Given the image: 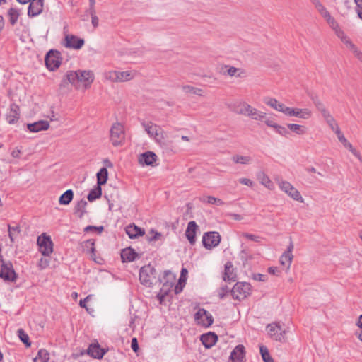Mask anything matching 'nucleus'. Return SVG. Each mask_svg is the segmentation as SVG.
<instances>
[{
    "label": "nucleus",
    "instance_id": "1",
    "mask_svg": "<svg viewBox=\"0 0 362 362\" xmlns=\"http://www.w3.org/2000/svg\"><path fill=\"white\" fill-rule=\"evenodd\" d=\"M94 78V74L90 70L68 71L61 81L59 89L66 88L69 83L77 89L81 86L86 89L90 88Z\"/></svg>",
    "mask_w": 362,
    "mask_h": 362
},
{
    "label": "nucleus",
    "instance_id": "2",
    "mask_svg": "<svg viewBox=\"0 0 362 362\" xmlns=\"http://www.w3.org/2000/svg\"><path fill=\"white\" fill-rule=\"evenodd\" d=\"M139 280L144 286L151 287L158 281L156 269L151 264L142 267L139 271Z\"/></svg>",
    "mask_w": 362,
    "mask_h": 362
},
{
    "label": "nucleus",
    "instance_id": "3",
    "mask_svg": "<svg viewBox=\"0 0 362 362\" xmlns=\"http://www.w3.org/2000/svg\"><path fill=\"white\" fill-rule=\"evenodd\" d=\"M141 126L151 138H153L157 143L162 144L165 139V133L162 128L151 122H141Z\"/></svg>",
    "mask_w": 362,
    "mask_h": 362
},
{
    "label": "nucleus",
    "instance_id": "4",
    "mask_svg": "<svg viewBox=\"0 0 362 362\" xmlns=\"http://www.w3.org/2000/svg\"><path fill=\"white\" fill-rule=\"evenodd\" d=\"M175 280V276L169 270L164 272L162 279H158V281L163 284L160 293L158 295L160 300H162L163 298H164L165 296L168 294V292L170 291L174 284Z\"/></svg>",
    "mask_w": 362,
    "mask_h": 362
},
{
    "label": "nucleus",
    "instance_id": "5",
    "mask_svg": "<svg viewBox=\"0 0 362 362\" xmlns=\"http://www.w3.org/2000/svg\"><path fill=\"white\" fill-rule=\"evenodd\" d=\"M125 138L124 129L119 122L112 124L110 131V139L114 146H117L123 144Z\"/></svg>",
    "mask_w": 362,
    "mask_h": 362
},
{
    "label": "nucleus",
    "instance_id": "6",
    "mask_svg": "<svg viewBox=\"0 0 362 362\" xmlns=\"http://www.w3.org/2000/svg\"><path fill=\"white\" fill-rule=\"evenodd\" d=\"M233 298L241 300L251 293V285L247 282H237L230 291Z\"/></svg>",
    "mask_w": 362,
    "mask_h": 362
},
{
    "label": "nucleus",
    "instance_id": "7",
    "mask_svg": "<svg viewBox=\"0 0 362 362\" xmlns=\"http://www.w3.org/2000/svg\"><path fill=\"white\" fill-rule=\"evenodd\" d=\"M45 62L49 71L56 70L62 63L61 53L57 50H49L45 56Z\"/></svg>",
    "mask_w": 362,
    "mask_h": 362
},
{
    "label": "nucleus",
    "instance_id": "8",
    "mask_svg": "<svg viewBox=\"0 0 362 362\" xmlns=\"http://www.w3.org/2000/svg\"><path fill=\"white\" fill-rule=\"evenodd\" d=\"M0 278L5 281L16 282L18 275L16 273L13 264L8 261L1 264Z\"/></svg>",
    "mask_w": 362,
    "mask_h": 362
},
{
    "label": "nucleus",
    "instance_id": "9",
    "mask_svg": "<svg viewBox=\"0 0 362 362\" xmlns=\"http://www.w3.org/2000/svg\"><path fill=\"white\" fill-rule=\"evenodd\" d=\"M39 250L43 256H49L53 252V242L49 235L42 233L37 238Z\"/></svg>",
    "mask_w": 362,
    "mask_h": 362
},
{
    "label": "nucleus",
    "instance_id": "10",
    "mask_svg": "<svg viewBox=\"0 0 362 362\" xmlns=\"http://www.w3.org/2000/svg\"><path fill=\"white\" fill-rule=\"evenodd\" d=\"M133 78L134 74L129 71H110L105 73V78L111 81L112 82H126L130 81Z\"/></svg>",
    "mask_w": 362,
    "mask_h": 362
},
{
    "label": "nucleus",
    "instance_id": "11",
    "mask_svg": "<svg viewBox=\"0 0 362 362\" xmlns=\"http://www.w3.org/2000/svg\"><path fill=\"white\" fill-rule=\"evenodd\" d=\"M221 241V236L218 232L211 231L205 233L202 237V243L206 249L211 250L216 247Z\"/></svg>",
    "mask_w": 362,
    "mask_h": 362
},
{
    "label": "nucleus",
    "instance_id": "12",
    "mask_svg": "<svg viewBox=\"0 0 362 362\" xmlns=\"http://www.w3.org/2000/svg\"><path fill=\"white\" fill-rule=\"evenodd\" d=\"M280 189L286 193L289 197L296 201L303 202L304 199L300 195L299 191L296 189L290 182L281 181L279 183Z\"/></svg>",
    "mask_w": 362,
    "mask_h": 362
},
{
    "label": "nucleus",
    "instance_id": "13",
    "mask_svg": "<svg viewBox=\"0 0 362 362\" xmlns=\"http://www.w3.org/2000/svg\"><path fill=\"white\" fill-rule=\"evenodd\" d=\"M194 320L197 324L204 327H209L214 322L212 315L203 308L199 309L195 313Z\"/></svg>",
    "mask_w": 362,
    "mask_h": 362
},
{
    "label": "nucleus",
    "instance_id": "14",
    "mask_svg": "<svg viewBox=\"0 0 362 362\" xmlns=\"http://www.w3.org/2000/svg\"><path fill=\"white\" fill-rule=\"evenodd\" d=\"M286 110L287 111L286 115L289 117H296L303 119H308L313 115L312 111L308 108L300 109L288 107V109Z\"/></svg>",
    "mask_w": 362,
    "mask_h": 362
},
{
    "label": "nucleus",
    "instance_id": "15",
    "mask_svg": "<svg viewBox=\"0 0 362 362\" xmlns=\"http://www.w3.org/2000/svg\"><path fill=\"white\" fill-rule=\"evenodd\" d=\"M65 42L64 45L67 48H71L74 49H81L84 45V40L77 37L74 35H66L65 36Z\"/></svg>",
    "mask_w": 362,
    "mask_h": 362
},
{
    "label": "nucleus",
    "instance_id": "16",
    "mask_svg": "<svg viewBox=\"0 0 362 362\" xmlns=\"http://www.w3.org/2000/svg\"><path fill=\"white\" fill-rule=\"evenodd\" d=\"M107 351V349L102 348L100 346L98 341H95V343L90 344L87 349L88 354L93 358L97 359L102 358Z\"/></svg>",
    "mask_w": 362,
    "mask_h": 362
},
{
    "label": "nucleus",
    "instance_id": "17",
    "mask_svg": "<svg viewBox=\"0 0 362 362\" xmlns=\"http://www.w3.org/2000/svg\"><path fill=\"white\" fill-rule=\"evenodd\" d=\"M28 7V15L30 17H35L42 12L44 0H30Z\"/></svg>",
    "mask_w": 362,
    "mask_h": 362
},
{
    "label": "nucleus",
    "instance_id": "18",
    "mask_svg": "<svg viewBox=\"0 0 362 362\" xmlns=\"http://www.w3.org/2000/svg\"><path fill=\"white\" fill-rule=\"evenodd\" d=\"M20 118V107L16 103H11L6 114V119L10 124H13L18 122Z\"/></svg>",
    "mask_w": 362,
    "mask_h": 362
},
{
    "label": "nucleus",
    "instance_id": "19",
    "mask_svg": "<svg viewBox=\"0 0 362 362\" xmlns=\"http://www.w3.org/2000/svg\"><path fill=\"white\" fill-rule=\"evenodd\" d=\"M198 228L197 223L194 221H191L188 223L185 230L186 238L192 245L196 243V233Z\"/></svg>",
    "mask_w": 362,
    "mask_h": 362
},
{
    "label": "nucleus",
    "instance_id": "20",
    "mask_svg": "<svg viewBox=\"0 0 362 362\" xmlns=\"http://www.w3.org/2000/svg\"><path fill=\"white\" fill-rule=\"evenodd\" d=\"M250 105L245 101H237L228 105L231 111L238 114L246 116Z\"/></svg>",
    "mask_w": 362,
    "mask_h": 362
},
{
    "label": "nucleus",
    "instance_id": "21",
    "mask_svg": "<svg viewBox=\"0 0 362 362\" xmlns=\"http://www.w3.org/2000/svg\"><path fill=\"white\" fill-rule=\"evenodd\" d=\"M293 249V245L292 243L288 245L287 250L285 251L283 255L280 257V263L281 265L284 266L286 269H289L293 255L292 254V250Z\"/></svg>",
    "mask_w": 362,
    "mask_h": 362
},
{
    "label": "nucleus",
    "instance_id": "22",
    "mask_svg": "<svg viewBox=\"0 0 362 362\" xmlns=\"http://www.w3.org/2000/svg\"><path fill=\"white\" fill-rule=\"evenodd\" d=\"M157 160V156L152 151H146L141 153L138 158L141 165H153Z\"/></svg>",
    "mask_w": 362,
    "mask_h": 362
},
{
    "label": "nucleus",
    "instance_id": "23",
    "mask_svg": "<svg viewBox=\"0 0 362 362\" xmlns=\"http://www.w3.org/2000/svg\"><path fill=\"white\" fill-rule=\"evenodd\" d=\"M264 101L265 104L273 109L286 115L287 111L286 110H288L289 107H287L284 104L279 102L276 98H266Z\"/></svg>",
    "mask_w": 362,
    "mask_h": 362
},
{
    "label": "nucleus",
    "instance_id": "24",
    "mask_svg": "<svg viewBox=\"0 0 362 362\" xmlns=\"http://www.w3.org/2000/svg\"><path fill=\"white\" fill-rule=\"evenodd\" d=\"M27 127L31 132H38L40 131L48 129L49 127V123L46 120H40L32 124H28Z\"/></svg>",
    "mask_w": 362,
    "mask_h": 362
},
{
    "label": "nucleus",
    "instance_id": "25",
    "mask_svg": "<svg viewBox=\"0 0 362 362\" xmlns=\"http://www.w3.org/2000/svg\"><path fill=\"white\" fill-rule=\"evenodd\" d=\"M266 330L270 337H274L279 334L283 338L286 337V330H283L281 327L276 323L268 325L266 327Z\"/></svg>",
    "mask_w": 362,
    "mask_h": 362
},
{
    "label": "nucleus",
    "instance_id": "26",
    "mask_svg": "<svg viewBox=\"0 0 362 362\" xmlns=\"http://www.w3.org/2000/svg\"><path fill=\"white\" fill-rule=\"evenodd\" d=\"M126 233L128 235L129 238H136L139 236L144 235L145 231L144 229L136 226V225H129L125 228Z\"/></svg>",
    "mask_w": 362,
    "mask_h": 362
},
{
    "label": "nucleus",
    "instance_id": "27",
    "mask_svg": "<svg viewBox=\"0 0 362 362\" xmlns=\"http://www.w3.org/2000/svg\"><path fill=\"white\" fill-rule=\"evenodd\" d=\"M87 204H88L87 202L83 199L78 201L74 206V214L75 215H76L79 218L81 219L84 216V215L87 213V211H86Z\"/></svg>",
    "mask_w": 362,
    "mask_h": 362
},
{
    "label": "nucleus",
    "instance_id": "28",
    "mask_svg": "<svg viewBox=\"0 0 362 362\" xmlns=\"http://www.w3.org/2000/svg\"><path fill=\"white\" fill-rule=\"evenodd\" d=\"M246 117L254 120L262 121L266 117V113L250 105Z\"/></svg>",
    "mask_w": 362,
    "mask_h": 362
},
{
    "label": "nucleus",
    "instance_id": "29",
    "mask_svg": "<svg viewBox=\"0 0 362 362\" xmlns=\"http://www.w3.org/2000/svg\"><path fill=\"white\" fill-rule=\"evenodd\" d=\"M137 256V253L131 247L123 249L121 252V259L123 262H132Z\"/></svg>",
    "mask_w": 362,
    "mask_h": 362
},
{
    "label": "nucleus",
    "instance_id": "30",
    "mask_svg": "<svg viewBox=\"0 0 362 362\" xmlns=\"http://www.w3.org/2000/svg\"><path fill=\"white\" fill-rule=\"evenodd\" d=\"M236 278V274L234 272L233 264L230 262H226L225 264V272L223 275L224 281H235Z\"/></svg>",
    "mask_w": 362,
    "mask_h": 362
},
{
    "label": "nucleus",
    "instance_id": "31",
    "mask_svg": "<svg viewBox=\"0 0 362 362\" xmlns=\"http://www.w3.org/2000/svg\"><path fill=\"white\" fill-rule=\"evenodd\" d=\"M310 100H312L313 103L317 108V110L320 112L321 115H323L325 113L328 112L329 110L325 107L323 103L321 101V100L319 98V97L316 94H311L310 95Z\"/></svg>",
    "mask_w": 362,
    "mask_h": 362
},
{
    "label": "nucleus",
    "instance_id": "32",
    "mask_svg": "<svg viewBox=\"0 0 362 362\" xmlns=\"http://www.w3.org/2000/svg\"><path fill=\"white\" fill-rule=\"evenodd\" d=\"M257 180L259 182L267 189L272 190L274 189V184L270 178L262 171L259 172L257 175Z\"/></svg>",
    "mask_w": 362,
    "mask_h": 362
},
{
    "label": "nucleus",
    "instance_id": "33",
    "mask_svg": "<svg viewBox=\"0 0 362 362\" xmlns=\"http://www.w3.org/2000/svg\"><path fill=\"white\" fill-rule=\"evenodd\" d=\"M330 129L337 134L338 131H341L337 123L336 122L333 116L330 114L329 112L325 113V115H322Z\"/></svg>",
    "mask_w": 362,
    "mask_h": 362
},
{
    "label": "nucleus",
    "instance_id": "34",
    "mask_svg": "<svg viewBox=\"0 0 362 362\" xmlns=\"http://www.w3.org/2000/svg\"><path fill=\"white\" fill-rule=\"evenodd\" d=\"M221 69L223 74H228L230 76H236L239 78L243 76L242 74H243V72L238 73L240 69L236 67L229 65H223Z\"/></svg>",
    "mask_w": 362,
    "mask_h": 362
},
{
    "label": "nucleus",
    "instance_id": "35",
    "mask_svg": "<svg viewBox=\"0 0 362 362\" xmlns=\"http://www.w3.org/2000/svg\"><path fill=\"white\" fill-rule=\"evenodd\" d=\"M74 198V192L72 189H68L64 192L59 199V202L62 205H68Z\"/></svg>",
    "mask_w": 362,
    "mask_h": 362
},
{
    "label": "nucleus",
    "instance_id": "36",
    "mask_svg": "<svg viewBox=\"0 0 362 362\" xmlns=\"http://www.w3.org/2000/svg\"><path fill=\"white\" fill-rule=\"evenodd\" d=\"M97 185L102 186L107 182L108 172L106 168H102L96 174Z\"/></svg>",
    "mask_w": 362,
    "mask_h": 362
},
{
    "label": "nucleus",
    "instance_id": "37",
    "mask_svg": "<svg viewBox=\"0 0 362 362\" xmlns=\"http://www.w3.org/2000/svg\"><path fill=\"white\" fill-rule=\"evenodd\" d=\"M102 196V188L100 186L97 185V186L92 189L87 197V199L89 202H93L95 199L100 198Z\"/></svg>",
    "mask_w": 362,
    "mask_h": 362
},
{
    "label": "nucleus",
    "instance_id": "38",
    "mask_svg": "<svg viewBox=\"0 0 362 362\" xmlns=\"http://www.w3.org/2000/svg\"><path fill=\"white\" fill-rule=\"evenodd\" d=\"M288 129L298 135H303L307 132V128L305 126L297 124H288Z\"/></svg>",
    "mask_w": 362,
    "mask_h": 362
},
{
    "label": "nucleus",
    "instance_id": "39",
    "mask_svg": "<svg viewBox=\"0 0 362 362\" xmlns=\"http://www.w3.org/2000/svg\"><path fill=\"white\" fill-rule=\"evenodd\" d=\"M336 35L346 46V48L352 43L351 39L344 33V32L339 27L334 30Z\"/></svg>",
    "mask_w": 362,
    "mask_h": 362
},
{
    "label": "nucleus",
    "instance_id": "40",
    "mask_svg": "<svg viewBox=\"0 0 362 362\" xmlns=\"http://www.w3.org/2000/svg\"><path fill=\"white\" fill-rule=\"evenodd\" d=\"M20 16L19 11L13 8H11L8 11V20L11 25H14Z\"/></svg>",
    "mask_w": 362,
    "mask_h": 362
},
{
    "label": "nucleus",
    "instance_id": "41",
    "mask_svg": "<svg viewBox=\"0 0 362 362\" xmlns=\"http://www.w3.org/2000/svg\"><path fill=\"white\" fill-rule=\"evenodd\" d=\"M81 246L83 248V250H86L87 252H90L94 255L95 248V241L93 239L88 240L81 243Z\"/></svg>",
    "mask_w": 362,
    "mask_h": 362
},
{
    "label": "nucleus",
    "instance_id": "42",
    "mask_svg": "<svg viewBox=\"0 0 362 362\" xmlns=\"http://www.w3.org/2000/svg\"><path fill=\"white\" fill-rule=\"evenodd\" d=\"M49 353L45 349H40L37 355L33 358V362H38L40 360L41 362H47L49 360Z\"/></svg>",
    "mask_w": 362,
    "mask_h": 362
},
{
    "label": "nucleus",
    "instance_id": "43",
    "mask_svg": "<svg viewBox=\"0 0 362 362\" xmlns=\"http://www.w3.org/2000/svg\"><path fill=\"white\" fill-rule=\"evenodd\" d=\"M163 235L161 233L157 232L153 229H151L148 234L146 235V239L148 243H152L158 240L161 239Z\"/></svg>",
    "mask_w": 362,
    "mask_h": 362
},
{
    "label": "nucleus",
    "instance_id": "44",
    "mask_svg": "<svg viewBox=\"0 0 362 362\" xmlns=\"http://www.w3.org/2000/svg\"><path fill=\"white\" fill-rule=\"evenodd\" d=\"M232 160L235 163H240V164H248L251 160L252 158L250 156H244L240 155H234L232 157Z\"/></svg>",
    "mask_w": 362,
    "mask_h": 362
},
{
    "label": "nucleus",
    "instance_id": "45",
    "mask_svg": "<svg viewBox=\"0 0 362 362\" xmlns=\"http://www.w3.org/2000/svg\"><path fill=\"white\" fill-rule=\"evenodd\" d=\"M182 90L187 93H192L201 96L203 93V90L199 88H196L192 86L185 85L182 86Z\"/></svg>",
    "mask_w": 362,
    "mask_h": 362
},
{
    "label": "nucleus",
    "instance_id": "46",
    "mask_svg": "<svg viewBox=\"0 0 362 362\" xmlns=\"http://www.w3.org/2000/svg\"><path fill=\"white\" fill-rule=\"evenodd\" d=\"M259 349L264 362H274L269 353L268 349L266 346H260Z\"/></svg>",
    "mask_w": 362,
    "mask_h": 362
},
{
    "label": "nucleus",
    "instance_id": "47",
    "mask_svg": "<svg viewBox=\"0 0 362 362\" xmlns=\"http://www.w3.org/2000/svg\"><path fill=\"white\" fill-rule=\"evenodd\" d=\"M347 49L362 63V52L353 42Z\"/></svg>",
    "mask_w": 362,
    "mask_h": 362
},
{
    "label": "nucleus",
    "instance_id": "48",
    "mask_svg": "<svg viewBox=\"0 0 362 362\" xmlns=\"http://www.w3.org/2000/svg\"><path fill=\"white\" fill-rule=\"evenodd\" d=\"M8 236L11 240V243H14V238L16 235H18L21 232L20 227L18 226H11L10 225L8 226Z\"/></svg>",
    "mask_w": 362,
    "mask_h": 362
},
{
    "label": "nucleus",
    "instance_id": "49",
    "mask_svg": "<svg viewBox=\"0 0 362 362\" xmlns=\"http://www.w3.org/2000/svg\"><path fill=\"white\" fill-rule=\"evenodd\" d=\"M337 136L339 139V141L344 145V146L348 149L352 148V144L348 141V140L345 138L344 134L341 133V131H338L337 132Z\"/></svg>",
    "mask_w": 362,
    "mask_h": 362
},
{
    "label": "nucleus",
    "instance_id": "50",
    "mask_svg": "<svg viewBox=\"0 0 362 362\" xmlns=\"http://www.w3.org/2000/svg\"><path fill=\"white\" fill-rule=\"evenodd\" d=\"M274 129L276 130V133L283 136L287 137L289 134V132L287 128L279 124H278Z\"/></svg>",
    "mask_w": 362,
    "mask_h": 362
},
{
    "label": "nucleus",
    "instance_id": "51",
    "mask_svg": "<svg viewBox=\"0 0 362 362\" xmlns=\"http://www.w3.org/2000/svg\"><path fill=\"white\" fill-rule=\"evenodd\" d=\"M199 338V339H218V335L211 332L201 334Z\"/></svg>",
    "mask_w": 362,
    "mask_h": 362
},
{
    "label": "nucleus",
    "instance_id": "52",
    "mask_svg": "<svg viewBox=\"0 0 362 362\" xmlns=\"http://www.w3.org/2000/svg\"><path fill=\"white\" fill-rule=\"evenodd\" d=\"M92 298H93L92 295H88L84 299L81 300L79 302V305L81 308H85L86 310V311L88 312L89 313H90V311L89 308L87 307L86 303L88 302Z\"/></svg>",
    "mask_w": 362,
    "mask_h": 362
},
{
    "label": "nucleus",
    "instance_id": "53",
    "mask_svg": "<svg viewBox=\"0 0 362 362\" xmlns=\"http://www.w3.org/2000/svg\"><path fill=\"white\" fill-rule=\"evenodd\" d=\"M98 231L99 233H102L104 230L103 226H88L84 228L85 232H90V231Z\"/></svg>",
    "mask_w": 362,
    "mask_h": 362
},
{
    "label": "nucleus",
    "instance_id": "54",
    "mask_svg": "<svg viewBox=\"0 0 362 362\" xmlns=\"http://www.w3.org/2000/svg\"><path fill=\"white\" fill-rule=\"evenodd\" d=\"M207 202L211 204H217V205H222L223 204V202L218 198H216L212 196L207 197Z\"/></svg>",
    "mask_w": 362,
    "mask_h": 362
},
{
    "label": "nucleus",
    "instance_id": "55",
    "mask_svg": "<svg viewBox=\"0 0 362 362\" xmlns=\"http://www.w3.org/2000/svg\"><path fill=\"white\" fill-rule=\"evenodd\" d=\"M326 21L334 31L339 27L337 22L333 17H332V16H330Z\"/></svg>",
    "mask_w": 362,
    "mask_h": 362
},
{
    "label": "nucleus",
    "instance_id": "56",
    "mask_svg": "<svg viewBox=\"0 0 362 362\" xmlns=\"http://www.w3.org/2000/svg\"><path fill=\"white\" fill-rule=\"evenodd\" d=\"M238 182L242 185H247L250 187H252L254 185V182L249 178L242 177L238 180Z\"/></svg>",
    "mask_w": 362,
    "mask_h": 362
},
{
    "label": "nucleus",
    "instance_id": "57",
    "mask_svg": "<svg viewBox=\"0 0 362 362\" xmlns=\"http://www.w3.org/2000/svg\"><path fill=\"white\" fill-rule=\"evenodd\" d=\"M242 235L243 237H245L250 240L255 241V242H259V240L261 239V238L259 236H257V235H252V234H250L248 233H243Z\"/></svg>",
    "mask_w": 362,
    "mask_h": 362
},
{
    "label": "nucleus",
    "instance_id": "58",
    "mask_svg": "<svg viewBox=\"0 0 362 362\" xmlns=\"http://www.w3.org/2000/svg\"><path fill=\"white\" fill-rule=\"evenodd\" d=\"M253 279L256 281H266L267 279V276L265 274H255L253 275Z\"/></svg>",
    "mask_w": 362,
    "mask_h": 362
},
{
    "label": "nucleus",
    "instance_id": "59",
    "mask_svg": "<svg viewBox=\"0 0 362 362\" xmlns=\"http://www.w3.org/2000/svg\"><path fill=\"white\" fill-rule=\"evenodd\" d=\"M17 333L19 339H29L28 335L24 332L23 329H18Z\"/></svg>",
    "mask_w": 362,
    "mask_h": 362
},
{
    "label": "nucleus",
    "instance_id": "60",
    "mask_svg": "<svg viewBox=\"0 0 362 362\" xmlns=\"http://www.w3.org/2000/svg\"><path fill=\"white\" fill-rule=\"evenodd\" d=\"M206 349H211L215 346L217 341H201Z\"/></svg>",
    "mask_w": 362,
    "mask_h": 362
},
{
    "label": "nucleus",
    "instance_id": "61",
    "mask_svg": "<svg viewBox=\"0 0 362 362\" xmlns=\"http://www.w3.org/2000/svg\"><path fill=\"white\" fill-rule=\"evenodd\" d=\"M228 291H229V288H228L227 286L221 287L218 292V296H219L220 298H224V296H226V293H228Z\"/></svg>",
    "mask_w": 362,
    "mask_h": 362
},
{
    "label": "nucleus",
    "instance_id": "62",
    "mask_svg": "<svg viewBox=\"0 0 362 362\" xmlns=\"http://www.w3.org/2000/svg\"><path fill=\"white\" fill-rule=\"evenodd\" d=\"M268 272L272 275L279 276L281 272L278 269L277 267H271L268 269Z\"/></svg>",
    "mask_w": 362,
    "mask_h": 362
},
{
    "label": "nucleus",
    "instance_id": "63",
    "mask_svg": "<svg viewBox=\"0 0 362 362\" xmlns=\"http://www.w3.org/2000/svg\"><path fill=\"white\" fill-rule=\"evenodd\" d=\"M131 347L135 353H137L139 349L138 341H132Z\"/></svg>",
    "mask_w": 362,
    "mask_h": 362
},
{
    "label": "nucleus",
    "instance_id": "64",
    "mask_svg": "<svg viewBox=\"0 0 362 362\" xmlns=\"http://www.w3.org/2000/svg\"><path fill=\"white\" fill-rule=\"evenodd\" d=\"M264 123L268 126V127H272L274 129L276 128V127L278 125V124L275 123L273 120L272 119H266L264 120Z\"/></svg>",
    "mask_w": 362,
    "mask_h": 362
}]
</instances>
